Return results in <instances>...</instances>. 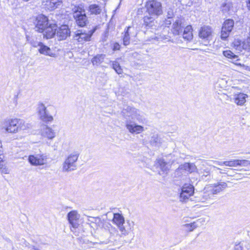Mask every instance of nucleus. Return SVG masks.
<instances>
[{
    "instance_id": "obj_1",
    "label": "nucleus",
    "mask_w": 250,
    "mask_h": 250,
    "mask_svg": "<svg viewBox=\"0 0 250 250\" xmlns=\"http://www.w3.org/2000/svg\"><path fill=\"white\" fill-rule=\"evenodd\" d=\"M122 114L126 119L125 127L131 134H140L145 130L144 126L137 125L130 119L136 120L140 123L144 124L146 122V118L141 114L140 111L134 107L127 106L122 111Z\"/></svg>"
},
{
    "instance_id": "obj_2",
    "label": "nucleus",
    "mask_w": 250,
    "mask_h": 250,
    "mask_svg": "<svg viewBox=\"0 0 250 250\" xmlns=\"http://www.w3.org/2000/svg\"><path fill=\"white\" fill-rule=\"evenodd\" d=\"M30 123L20 118H11L5 120L2 124V128L6 132L15 134L20 132H24L31 128Z\"/></svg>"
},
{
    "instance_id": "obj_3",
    "label": "nucleus",
    "mask_w": 250,
    "mask_h": 250,
    "mask_svg": "<svg viewBox=\"0 0 250 250\" xmlns=\"http://www.w3.org/2000/svg\"><path fill=\"white\" fill-rule=\"evenodd\" d=\"M79 156V154L77 152L69 154L62 164V171L69 172L76 170L77 167L76 162Z\"/></svg>"
},
{
    "instance_id": "obj_4",
    "label": "nucleus",
    "mask_w": 250,
    "mask_h": 250,
    "mask_svg": "<svg viewBox=\"0 0 250 250\" xmlns=\"http://www.w3.org/2000/svg\"><path fill=\"white\" fill-rule=\"evenodd\" d=\"M96 28L86 31L83 29L78 30L75 32L73 39L74 41L80 43L90 41L93 33L95 32Z\"/></svg>"
},
{
    "instance_id": "obj_5",
    "label": "nucleus",
    "mask_w": 250,
    "mask_h": 250,
    "mask_svg": "<svg viewBox=\"0 0 250 250\" xmlns=\"http://www.w3.org/2000/svg\"><path fill=\"white\" fill-rule=\"evenodd\" d=\"M73 17L77 24L80 27H84L88 23L84 10L80 7H76L73 9Z\"/></svg>"
},
{
    "instance_id": "obj_6",
    "label": "nucleus",
    "mask_w": 250,
    "mask_h": 250,
    "mask_svg": "<svg viewBox=\"0 0 250 250\" xmlns=\"http://www.w3.org/2000/svg\"><path fill=\"white\" fill-rule=\"evenodd\" d=\"M54 110L53 107L50 106L47 108L43 104L39 105L38 112L40 117L44 122H51L53 120L51 115L52 111Z\"/></svg>"
},
{
    "instance_id": "obj_7",
    "label": "nucleus",
    "mask_w": 250,
    "mask_h": 250,
    "mask_svg": "<svg viewBox=\"0 0 250 250\" xmlns=\"http://www.w3.org/2000/svg\"><path fill=\"white\" fill-rule=\"evenodd\" d=\"M146 8L149 15H159L162 13L161 3L157 1H149L146 3Z\"/></svg>"
},
{
    "instance_id": "obj_8",
    "label": "nucleus",
    "mask_w": 250,
    "mask_h": 250,
    "mask_svg": "<svg viewBox=\"0 0 250 250\" xmlns=\"http://www.w3.org/2000/svg\"><path fill=\"white\" fill-rule=\"evenodd\" d=\"M233 27V20L228 19L224 22L221 31V38L222 40H226L228 38Z\"/></svg>"
},
{
    "instance_id": "obj_9",
    "label": "nucleus",
    "mask_w": 250,
    "mask_h": 250,
    "mask_svg": "<svg viewBox=\"0 0 250 250\" xmlns=\"http://www.w3.org/2000/svg\"><path fill=\"white\" fill-rule=\"evenodd\" d=\"M49 23L48 19L46 16L42 14L39 15L36 19L35 30L41 33Z\"/></svg>"
},
{
    "instance_id": "obj_10",
    "label": "nucleus",
    "mask_w": 250,
    "mask_h": 250,
    "mask_svg": "<svg viewBox=\"0 0 250 250\" xmlns=\"http://www.w3.org/2000/svg\"><path fill=\"white\" fill-rule=\"evenodd\" d=\"M47 156L44 154L30 155L28 161L31 165L35 166H43L47 164Z\"/></svg>"
},
{
    "instance_id": "obj_11",
    "label": "nucleus",
    "mask_w": 250,
    "mask_h": 250,
    "mask_svg": "<svg viewBox=\"0 0 250 250\" xmlns=\"http://www.w3.org/2000/svg\"><path fill=\"white\" fill-rule=\"evenodd\" d=\"M234 46L238 51H242L244 50L248 52H250V29L248 37L243 41L235 40L234 42Z\"/></svg>"
},
{
    "instance_id": "obj_12",
    "label": "nucleus",
    "mask_w": 250,
    "mask_h": 250,
    "mask_svg": "<svg viewBox=\"0 0 250 250\" xmlns=\"http://www.w3.org/2000/svg\"><path fill=\"white\" fill-rule=\"evenodd\" d=\"M227 184L224 182H219L217 183L210 184L207 187V190L210 191L211 195L217 194L227 188Z\"/></svg>"
},
{
    "instance_id": "obj_13",
    "label": "nucleus",
    "mask_w": 250,
    "mask_h": 250,
    "mask_svg": "<svg viewBox=\"0 0 250 250\" xmlns=\"http://www.w3.org/2000/svg\"><path fill=\"white\" fill-rule=\"evenodd\" d=\"M134 222L132 221L126 220L124 224L120 226L118 229L121 233V236H125L133 231L134 230Z\"/></svg>"
},
{
    "instance_id": "obj_14",
    "label": "nucleus",
    "mask_w": 250,
    "mask_h": 250,
    "mask_svg": "<svg viewBox=\"0 0 250 250\" xmlns=\"http://www.w3.org/2000/svg\"><path fill=\"white\" fill-rule=\"evenodd\" d=\"M57 25L56 23H49L42 32L43 37L47 39L54 37L56 33Z\"/></svg>"
},
{
    "instance_id": "obj_15",
    "label": "nucleus",
    "mask_w": 250,
    "mask_h": 250,
    "mask_svg": "<svg viewBox=\"0 0 250 250\" xmlns=\"http://www.w3.org/2000/svg\"><path fill=\"white\" fill-rule=\"evenodd\" d=\"M136 34L135 33V28L132 26H128L126 28L124 32L122 33V38L123 44L125 46H127L130 43V37L135 36Z\"/></svg>"
},
{
    "instance_id": "obj_16",
    "label": "nucleus",
    "mask_w": 250,
    "mask_h": 250,
    "mask_svg": "<svg viewBox=\"0 0 250 250\" xmlns=\"http://www.w3.org/2000/svg\"><path fill=\"white\" fill-rule=\"evenodd\" d=\"M70 30L67 25H62L57 30L56 33L57 38L59 41L66 39L70 35Z\"/></svg>"
},
{
    "instance_id": "obj_17",
    "label": "nucleus",
    "mask_w": 250,
    "mask_h": 250,
    "mask_svg": "<svg viewBox=\"0 0 250 250\" xmlns=\"http://www.w3.org/2000/svg\"><path fill=\"white\" fill-rule=\"evenodd\" d=\"M62 0H42V6L45 9L52 11L61 5Z\"/></svg>"
},
{
    "instance_id": "obj_18",
    "label": "nucleus",
    "mask_w": 250,
    "mask_h": 250,
    "mask_svg": "<svg viewBox=\"0 0 250 250\" xmlns=\"http://www.w3.org/2000/svg\"><path fill=\"white\" fill-rule=\"evenodd\" d=\"M197 168L195 165L193 163H185L184 164L181 165L176 171L177 174L179 172L182 171H187L189 173L196 172Z\"/></svg>"
},
{
    "instance_id": "obj_19",
    "label": "nucleus",
    "mask_w": 250,
    "mask_h": 250,
    "mask_svg": "<svg viewBox=\"0 0 250 250\" xmlns=\"http://www.w3.org/2000/svg\"><path fill=\"white\" fill-rule=\"evenodd\" d=\"M163 143V140L161 136L157 133H153L149 140L150 146L154 148H159Z\"/></svg>"
},
{
    "instance_id": "obj_20",
    "label": "nucleus",
    "mask_w": 250,
    "mask_h": 250,
    "mask_svg": "<svg viewBox=\"0 0 250 250\" xmlns=\"http://www.w3.org/2000/svg\"><path fill=\"white\" fill-rule=\"evenodd\" d=\"M182 20L180 19H176L174 22L172 26L171 32L173 35H179L182 33L184 26L182 25Z\"/></svg>"
},
{
    "instance_id": "obj_21",
    "label": "nucleus",
    "mask_w": 250,
    "mask_h": 250,
    "mask_svg": "<svg viewBox=\"0 0 250 250\" xmlns=\"http://www.w3.org/2000/svg\"><path fill=\"white\" fill-rule=\"evenodd\" d=\"M248 161L246 160H231L224 161L223 164L226 166L235 167L237 166L246 167L248 166Z\"/></svg>"
},
{
    "instance_id": "obj_22",
    "label": "nucleus",
    "mask_w": 250,
    "mask_h": 250,
    "mask_svg": "<svg viewBox=\"0 0 250 250\" xmlns=\"http://www.w3.org/2000/svg\"><path fill=\"white\" fill-rule=\"evenodd\" d=\"M212 30L209 26L202 27L199 33L200 38L208 40L211 36Z\"/></svg>"
},
{
    "instance_id": "obj_23",
    "label": "nucleus",
    "mask_w": 250,
    "mask_h": 250,
    "mask_svg": "<svg viewBox=\"0 0 250 250\" xmlns=\"http://www.w3.org/2000/svg\"><path fill=\"white\" fill-rule=\"evenodd\" d=\"M155 165L157 167H159L162 171L166 173L167 172L170 167L169 163L167 162L163 158L157 159L155 162Z\"/></svg>"
},
{
    "instance_id": "obj_24",
    "label": "nucleus",
    "mask_w": 250,
    "mask_h": 250,
    "mask_svg": "<svg viewBox=\"0 0 250 250\" xmlns=\"http://www.w3.org/2000/svg\"><path fill=\"white\" fill-rule=\"evenodd\" d=\"M67 217L70 224L72 225L73 227L77 228L78 225L77 220L79 217L77 212L75 211H71L68 213Z\"/></svg>"
},
{
    "instance_id": "obj_25",
    "label": "nucleus",
    "mask_w": 250,
    "mask_h": 250,
    "mask_svg": "<svg viewBox=\"0 0 250 250\" xmlns=\"http://www.w3.org/2000/svg\"><path fill=\"white\" fill-rule=\"evenodd\" d=\"M40 53L46 56H49L51 57H56V55L55 53L51 51V49L46 45H45L42 43L40 46L39 49Z\"/></svg>"
},
{
    "instance_id": "obj_26",
    "label": "nucleus",
    "mask_w": 250,
    "mask_h": 250,
    "mask_svg": "<svg viewBox=\"0 0 250 250\" xmlns=\"http://www.w3.org/2000/svg\"><path fill=\"white\" fill-rule=\"evenodd\" d=\"M103 7L102 5L97 4H91L88 7V11L90 15H100L103 11Z\"/></svg>"
},
{
    "instance_id": "obj_27",
    "label": "nucleus",
    "mask_w": 250,
    "mask_h": 250,
    "mask_svg": "<svg viewBox=\"0 0 250 250\" xmlns=\"http://www.w3.org/2000/svg\"><path fill=\"white\" fill-rule=\"evenodd\" d=\"M42 134L43 136L47 137L49 139H52L55 136V132L50 127L44 126L42 129Z\"/></svg>"
},
{
    "instance_id": "obj_28",
    "label": "nucleus",
    "mask_w": 250,
    "mask_h": 250,
    "mask_svg": "<svg viewBox=\"0 0 250 250\" xmlns=\"http://www.w3.org/2000/svg\"><path fill=\"white\" fill-rule=\"evenodd\" d=\"M183 37L188 41H190L192 39V28L191 25H188L184 29Z\"/></svg>"
},
{
    "instance_id": "obj_29",
    "label": "nucleus",
    "mask_w": 250,
    "mask_h": 250,
    "mask_svg": "<svg viewBox=\"0 0 250 250\" xmlns=\"http://www.w3.org/2000/svg\"><path fill=\"white\" fill-rule=\"evenodd\" d=\"M112 221L113 223L117 225L118 228L125 222L124 216L119 213L113 214Z\"/></svg>"
},
{
    "instance_id": "obj_30",
    "label": "nucleus",
    "mask_w": 250,
    "mask_h": 250,
    "mask_svg": "<svg viewBox=\"0 0 250 250\" xmlns=\"http://www.w3.org/2000/svg\"><path fill=\"white\" fill-rule=\"evenodd\" d=\"M248 97L247 95L244 93H239L234 98V102L239 105H242L246 102V98Z\"/></svg>"
},
{
    "instance_id": "obj_31",
    "label": "nucleus",
    "mask_w": 250,
    "mask_h": 250,
    "mask_svg": "<svg viewBox=\"0 0 250 250\" xmlns=\"http://www.w3.org/2000/svg\"><path fill=\"white\" fill-rule=\"evenodd\" d=\"M105 57V54H97L92 59L91 62L94 65H98L104 62Z\"/></svg>"
},
{
    "instance_id": "obj_32",
    "label": "nucleus",
    "mask_w": 250,
    "mask_h": 250,
    "mask_svg": "<svg viewBox=\"0 0 250 250\" xmlns=\"http://www.w3.org/2000/svg\"><path fill=\"white\" fill-rule=\"evenodd\" d=\"M207 187H205V190H206L204 191L201 195L200 197V201L202 202H206L207 201H209L212 197L213 195H211L210 191H208L206 189Z\"/></svg>"
},
{
    "instance_id": "obj_33",
    "label": "nucleus",
    "mask_w": 250,
    "mask_h": 250,
    "mask_svg": "<svg viewBox=\"0 0 250 250\" xmlns=\"http://www.w3.org/2000/svg\"><path fill=\"white\" fill-rule=\"evenodd\" d=\"M194 188L192 185L190 184H185L181 189V192L193 195L194 193Z\"/></svg>"
},
{
    "instance_id": "obj_34",
    "label": "nucleus",
    "mask_w": 250,
    "mask_h": 250,
    "mask_svg": "<svg viewBox=\"0 0 250 250\" xmlns=\"http://www.w3.org/2000/svg\"><path fill=\"white\" fill-rule=\"evenodd\" d=\"M104 227L105 231V234L107 236L109 234H113L116 231V229L114 227H113L111 224L109 223H105L104 225Z\"/></svg>"
},
{
    "instance_id": "obj_35",
    "label": "nucleus",
    "mask_w": 250,
    "mask_h": 250,
    "mask_svg": "<svg viewBox=\"0 0 250 250\" xmlns=\"http://www.w3.org/2000/svg\"><path fill=\"white\" fill-rule=\"evenodd\" d=\"M223 54L225 57L229 59L232 60L236 59V61L239 60V59H237L238 57L229 50L224 51L223 52Z\"/></svg>"
},
{
    "instance_id": "obj_36",
    "label": "nucleus",
    "mask_w": 250,
    "mask_h": 250,
    "mask_svg": "<svg viewBox=\"0 0 250 250\" xmlns=\"http://www.w3.org/2000/svg\"><path fill=\"white\" fill-rule=\"evenodd\" d=\"M112 65V68L118 74H121L123 73V69L121 68L120 64L117 61H113L111 62Z\"/></svg>"
},
{
    "instance_id": "obj_37",
    "label": "nucleus",
    "mask_w": 250,
    "mask_h": 250,
    "mask_svg": "<svg viewBox=\"0 0 250 250\" xmlns=\"http://www.w3.org/2000/svg\"><path fill=\"white\" fill-rule=\"evenodd\" d=\"M199 174H202V177L203 179L204 177H210V170L208 168L202 169H199V170L197 169L196 171Z\"/></svg>"
},
{
    "instance_id": "obj_38",
    "label": "nucleus",
    "mask_w": 250,
    "mask_h": 250,
    "mask_svg": "<svg viewBox=\"0 0 250 250\" xmlns=\"http://www.w3.org/2000/svg\"><path fill=\"white\" fill-rule=\"evenodd\" d=\"M184 227L188 231H193L197 227L196 222H194L189 224H186L184 225Z\"/></svg>"
},
{
    "instance_id": "obj_39",
    "label": "nucleus",
    "mask_w": 250,
    "mask_h": 250,
    "mask_svg": "<svg viewBox=\"0 0 250 250\" xmlns=\"http://www.w3.org/2000/svg\"><path fill=\"white\" fill-rule=\"evenodd\" d=\"M192 195L188 193H180L179 200L181 202H186Z\"/></svg>"
},
{
    "instance_id": "obj_40",
    "label": "nucleus",
    "mask_w": 250,
    "mask_h": 250,
    "mask_svg": "<svg viewBox=\"0 0 250 250\" xmlns=\"http://www.w3.org/2000/svg\"><path fill=\"white\" fill-rule=\"evenodd\" d=\"M1 162H2V158L0 157V169L1 172L4 174H8L9 171L8 167L2 163H1Z\"/></svg>"
},
{
    "instance_id": "obj_41",
    "label": "nucleus",
    "mask_w": 250,
    "mask_h": 250,
    "mask_svg": "<svg viewBox=\"0 0 250 250\" xmlns=\"http://www.w3.org/2000/svg\"><path fill=\"white\" fill-rule=\"evenodd\" d=\"M109 242V240L108 238L106 239L105 240H104L103 239H101L99 242H90V243L93 244V245H95L96 244H108Z\"/></svg>"
},
{
    "instance_id": "obj_42",
    "label": "nucleus",
    "mask_w": 250,
    "mask_h": 250,
    "mask_svg": "<svg viewBox=\"0 0 250 250\" xmlns=\"http://www.w3.org/2000/svg\"><path fill=\"white\" fill-rule=\"evenodd\" d=\"M169 16L167 17V18L165 20V25L166 26H168L170 24H171L172 21H173V20L172 19V17H171V15L168 14Z\"/></svg>"
},
{
    "instance_id": "obj_43",
    "label": "nucleus",
    "mask_w": 250,
    "mask_h": 250,
    "mask_svg": "<svg viewBox=\"0 0 250 250\" xmlns=\"http://www.w3.org/2000/svg\"><path fill=\"white\" fill-rule=\"evenodd\" d=\"M153 21V18L151 17H148L147 16H145L144 18V21L146 23V25H148L149 23Z\"/></svg>"
},
{
    "instance_id": "obj_44",
    "label": "nucleus",
    "mask_w": 250,
    "mask_h": 250,
    "mask_svg": "<svg viewBox=\"0 0 250 250\" xmlns=\"http://www.w3.org/2000/svg\"><path fill=\"white\" fill-rule=\"evenodd\" d=\"M30 43H31V44L32 45V46H33L34 47H37L38 46L40 47L42 42H38L36 41L31 40L30 41Z\"/></svg>"
},
{
    "instance_id": "obj_45",
    "label": "nucleus",
    "mask_w": 250,
    "mask_h": 250,
    "mask_svg": "<svg viewBox=\"0 0 250 250\" xmlns=\"http://www.w3.org/2000/svg\"><path fill=\"white\" fill-rule=\"evenodd\" d=\"M121 48V45L117 42L114 43L112 49L113 51L119 50Z\"/></svg>"
},
{
    "instance_id": "obj_46",
    "label": "nucleus",
    "mask_w": 250,
    "mask_h": 250,
    "mask_svg": "<svg viewBox=\"0 0 250 250\" xmlns=\"http://www.w3.org/2000/svg\"><path fill=\"white\" fill-rule=\"evenodd\" d=\"M234 64H235L236 65L240 66L242 67L244 69H245V70H247V69H248V68H249V67H248V66H246V65H244V64H241V63H237V62H236V63H235Z\"/></svg>"
},
{
    "instance_id": "obj_47",
    "label": "nucleus",
    "mask_w": 250,
    "mask_h": 250,
    "mask_svg": "<svg viewBox=\"0 0 250 250\" xmlns=\"http://www.w3.org/2000/svg\"><path fill=\"white\" fill-rule=\"evenodd\" d=\"M152 39H154V40H165V39H167V38L166 37V36H161L160 37H158L157 36H155L154 38H152Z\"/></svg>"
},
{
    "instance_id": "obj_48",
    "label": "nucleus",
    "mask_w": 250,
    "mask_h": 250,
    "mask_svg": "<svg viewBox=\"0 0 250 250\" xmlns=\"http://www.w3.org/2000/svg\"><path fill=\"white\" fill-rule=\"evenodd\" d=\"M211 161L213 162V163L218 165L219 166L224 165L223 162H219V161Z\"/></svg>"
},
{
    "instance_id": "obj_49",
    "label": "nucleus",
    "mask_w": 250,
    "mask_h": 250,
    "mask_svg": "<svg viewBox=\"0 0 250 250\" xmlns=\"http://www.w3.org/2000/svg\"><path fill=\"white\" fill-rule=\"evenodd\" d=\"M2 144L1 142L0 141V156L2 154Z\"/></svg>"
},
{
    "instance_id": "obj_50",
    "label": "nucleus",
    "mask_w": 250,
    "mask_h": 250,
    "mask_svg": "<svg viewBox=\"0 0 250 250\" xmlns=\"http://www.w3.org/2000/svg\"><path fill=\"white\" fill-rule=\"evenodd\" d=\"M247 5L248 9L250 10V0H247Z\"/></svg>"
},
{
    "instance_id": "obj_51",
    "label": "nucleus",
    "mask_w": 250,
    "mask_h": 250,
    "mask_svg": "<svg viewBox=\"0 0 250 250\" xmlns=\"http://www.w3.org/2000/svg\"><path fill=\"white\" fill-rule=\"evenodd\" d=\"M234 250H242V248L239 246H236Z\"/></svg>"
},
{
    "instance_id": "obj_52",
    "label": "nucleus",
    "mask_w": 250,
    "mask_h": 250,
    "mask_svg": "<svg viewBox=\"0 0 250 250\" xmlns=\"http://www.w3.org/2000/svg\"><path fill=\"white\" fill-rule=\"evenodd\" d=\"M248 165H250V162H249L248 161Z\"/></svg>"
}]
</instances>
